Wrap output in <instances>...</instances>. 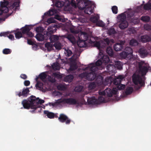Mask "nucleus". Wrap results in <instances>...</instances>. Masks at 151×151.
Instances as JSON below:
<instances>
[{"instance_id": "obj_1", "label": "nucleus", "mask_w": 151, "mask_h": 151, "mask_svg": "<svg viewBox=\"0 0 151 151\" xmlns=\"http://www.w3.org/2000/svg\"><path fill=\"white\" fill-rule=\"evenodd\" d=\"M44 101L39 98H36L34 96H31L28 98V100L24 99L22 102L24 108L29 109L30 108L33 109L34 110L31 111H33L38 108H39V104H41L44 103Z\"/></svg>"}, {"instance_id": "obj_2", "label": "nucleus", "mask_w": 151, "mask_h": 151, "mask_svg": "<svg viewBox=\"0 0 151 151\" xmlns=\"http://www.w3.org/2000/svg\"><path fill=\"white\" fill-rule=\"evenodd\" d=\"M78 8L81 10H84V12L87 14H90L93 11L95 4L93 2L88 0L80 1L78 3Z\"/></svg>"}, {"instance_id": "obj_3", "label": "nucleus", "mask_w": 151, "mask_h": 151, "mask_svg": "<svg viewBox=\"0 0 151 151\" xmlns=\"http://www.w3.org/2000/svg\"><path fill=\"white\" fill-rule=\"evenodd\" d=\"M83 70L84 71L89 70V72H87V79L88 80L92 81L96 78L97 74L96 71L98 70V68L94 63L90 64L87 67L83 68Z\"/></svg>"}, {"instance_id": "obj_4", "label": "nucleus", "mask_w": 151, "mask_h": 151, "mask_svg": "<svg viewBox=\"0 0 151 151\" xmlns=\"http://www.w3.org/2000/svg\"><path fill=\"white\" fill-rule=\"evenodd\" d=\"M88 38V36L87 33L83 32L81 34V36L78 37V40L77 41V44L78 46L80 47H83L87 46L86 41Z\"/></svg>"}, {"instance_id": "obj_5", "label": "nucleus", "mask_w": 151, "mask_h": 151, "mask_svg": "<svg viewBox=\"0 0 151 151\" xmlns=\"http://www.w3.org/2000/svg\"><path fill=\"white\" fill-rule=\"evenodd\" d=\"M126 15L124 13H122L119 16V27L121 29H124L128 26V23L126 20Z\"/></svg>"}, {"instance_id": "obj_6", "label": "nucleus", "mask_w": 151, "mask_h": 151, "mask_svg": "<svg viewBox=\"0 0 151 151\" xmlns=\"http://www.w3.org/2000/svg\"><path fill=\"white\" fill-rule=\"evenodd\" d=\"M132 79L135 85L139 84L141 87L145 86L144 80L138 73H134L132 76Z\"/></svg>"}, {"instance_id": "obj_7", "label": "nucleus", "mask_w": 151, "mask_h": 151, "mask_svg": "<svg viewBox=\"0 0 151 151\" xmlns=\"http://www.w3.org/2000/svg\"><path fill=\"white\" fill-rule=\"evenodd\" d=\"M123 76L119 75L116 78L114 79L113 81V84L117 86V87L118 90L123 89L125 88V85L121 84V81L124 78Z\"/></svg>"}, {"instance_id": "obj_8", "label": "nucleus", "mask_w": 151, "mask_h": 151, "mask_svg": "<svg viewBox=\"0 0 151 151\" xmlns=\"http://www.w3.org/2000/svg\"><path fill=\"white\" fill-rule=\"evenodd\" d=\"M62 102L69 105H73L77 104V106H81L83 105L82 102H79L78 101H76V99L70 98L63 99L62 100Z\"/></svg>"}, {"instance_id": "obj_9", "label": "nucleus", "mask_w": 151, "mask_h": 151, "mask_svg": "<svg viewBox=\"0 0 151 151\" xmlns=\"http://www.w3.org/2000/svg\"><path fill=\"white\" fill-rule=\"evenodd\" d=\"M110 42L109 39L108 38H106L104 39V40L101 41L100 42H96L94 44V45L98 49H99L101 47L104 48L109 45Z\"/></svg>"}, {"instance_id": "obj_10", "label": "nucleus", "mask_w": 151, "mask_h": 151, "mask_svg": "<svg viewBox=\"0 0 151 151\" xmlns=\"http://www.w3.org/2000/svg\"><path fill=\"white\" fill-rule=\"evenodd\" d=\"M110 60L109 58L108 55H103L102 58L98 60L95 64L97 66H100L103 63H108Z\"/></svg>"}, {"instance_id": "obj_11", "label": "nucleus", "mask_w": 151, "mask_h": 151, "mask_svg": "<svg viewBox=\"0 0 151 151\" xmlns=\"http://www.w3.org/2000/svg\"><path fill=\"white\" fill-rule=\"evenodd\" d=\"M58 120L61 123H65L66 124H69L71 122V120L66 115L63 114H60Z\"/></svg>"}, {"instance_id": "obj_12", "label": "nucleus", "mask_w": 151, "mask_h": 151, "mask_svg": "<svg viewBox=\"0 0 151 151\" xmlns=\"http://www.w3.org/2000/svg\"><path fill=\"white\" fill-rule=\"evenodd\" d=\"M125 43L124 41H120L119 42L116 43L114 46V50L116 51H119L123 48L124 45Z\"/></svg>"}, {"instance_id": "obj_13", "label": "nucleus", "mask_w": 151, "mask_h": 151, "mask_svg": "<svg viewBox=\"0 0 151 151\" xmlns=\"http://www.w3.org/2000/svg\"><path fill=\"white\" fill-rule=\"evenodd\" d=\"M49 30L47 32L46 34H44L46 40L49 39L50 36H51L52 34L55 32L57 30L56 28L54 27H49L48 28Z\"/></svg>"}, {"instance_id": "obj_14", "label": "nucleus", "mask_w": 151, "mask_h": 151, "mask_svg": "<svg viewBox=\"0 0 151 151\" xmlns=\"http://www.w3.org/2000/svg\"><path fill=\"white\" fill-rule=\"evenodd\" d=\"M134 15L133 12H129L127 13V18L129 20H130L131 22L136 24L137 23L138 20L136 19H134Z\"/></svg>"}, {"instance_id": "obj_15", "label": "nucleus", "mask_w": 151, "mask_h": 151, "mask_svg": "<svg viewBox=\"0 0 151 151\" xmlns=\"http://www.w3.org/2000/svg\"><path fill=\"white\" fill-rule=\"evenodd\" d=\"M29 92V88H24L22 92H19L18 94H17L19 97L23 96V97H27Z\"/></svg>"}, {"instance_id": "obj_16", "label": "nucleus", "mask_w": 151, "mask_h": 151, "mask_svg": "<svg viewBox=\"0 0 151 151\" xmlns=\"http://www.w3.org/2000/svg\"><path fill=\"white\" fill-rule=\"evenodd\" d=\"M139 67L142 76H143L146 75L148 70L146 66H142V64L140 63L139 64Z\"/></svg>"}, {"instance_id": "obj_17", "label": "nucleus", "mask_w": 151, "mask_h": 151, "mask_svg": "<svg viewBox=\"0 0 151 151\" xmlns=\"http://www.w3.org/2000/svg\"><path fill=\"white\" fill-rule=\"evenodd\" d=\"M140 57L142 58H144L146 57L148 54V52L147 50L144 48H141L138 51Z\"/></svg>"}, {"instance_id": "obj_18", "label": "nucleus", "mask_w": 151, "mask_h": 151, "mask_svg": "<svg viewBox=\"0 0 151 151\" xmlns=\"http://www.w3.org/2000/svg\"><path fill=\"white\" fill-rule=\"evenodd\" d=\"M98 101L95 97H91L87 99V102L89 104H99Z\"/></svg>"}, {"instance_id": "obj_19", "label": "nucleus", "mask_w": 151, "mask_h": 151, "mask_svg": "<svg viewBox=\"0 0 151 151\" xmlns=\"http://www.w3.org/2000/svg\"><path fill=\"white\" fill-rule=\"evenodd\" d=\"M8 4L9 2L7 1H4L0 2V5L1 7H2L3 9H4L5 13H6L8 11V8L6 7Z\"/></svg>"}, {"instance_id": "obj_20", "label": "nucleus", "mask_w": 151, "mask_h": 151, "mask_svg": "<svg viewBox=\"0 0 151 151\" xmlns=\"http://www.w3.org/2000/svg\"><path fill=\"white\" fill-rule=\"evenodd\" d=\"M151 40L150 37L147 35H145L141 36V41L143 42H149Z\"/></svg>"}, {"instance_id": "obj_21", "label": "nucleus", "mask_w": 151, "mask_h": 151, "mask_svg": "<svg viewBox=\"0 0 151 151\" xmlns=\"http://www.w3.org/2000/svg\"><path fill=\"white\" fill-rule=\"evenodd\" d=\"M44 114L50 119H53L55 117V114L53 112L49 111L47 110H45Z\"/></svg>"}, {"instance_id": "obj_22", "label": "nucleus", "mask_w": 151, "mask_h": 151, "mask_svg": "<svg viewBox=\"0 0 151 151\" xmlns=\"http://www.w3.org/2000/svg\"><path fill=\"white\" fill-rule=\"evenodd\" d=\"M106 69L109 72H114L116 70L115 66L113 64H109L106 67Z\"/></svg>"}, {"instance_id": "obj_23", "label": "nucleus", "mask_w": 151, "mask_h": 151, "mask_svg": "<svg viewBox=\"0 0 151 151\" xmlns=\"http://www.w3.org/2000/svg\"><path fill=\"white\" fill-rule=\"evenodd\" d=\"M67 38L73 45H75L77 43L76 39L73 35H69Z\"/></svg>"}, {"instance_id": "obj_24", "label": "nucleus", "mask_w": 151, "mask_h": 151, "mask_svg": "<svg viewBox=\"0 0 151 151\" xmlns=\"http://www.w3.org/2000/svg\"><path fill=\"white\" fill-rule=\"evenodd\" d=\"M57 12V11L56 9H53L50 10L47 12L45 13L44 15L45 16L48 15V16H52L56 14Z\"/></svg>"}, {"instance_id": "obj_25", "label": "nucleus", "mask_w": 151, "mask_h": 151, "mask_svg": "<svg viewBox=\"0 0 151 151\" xmlns=\"http://www.w3.org/2000/svg\"><path fill=\"white\" fill-rule=\"evenodd\" d=\"M31 29L30 27V25H26L24 27H23L21 30L22 31V33L23 34H26Z\"/></svg>"}, {"instance_id": "obj_26", "label": "nucleus", "mask_w": 151, "mask_h": 151, "mask_svg": "<svg viewBox=\"0 0 151 151\" xmlns=\"http://www.w3.org/2000/svg\"><path fill=\"white\" fill-rule=\"evenodd\" d=\"M36 39L39 41H42L44 40H46L44 35L41 34H37L35 37Z\"/></svg>"}, {"instance_id": "obj_27", "label": "nucleus", "mask_w": 151, "mask_h": 151, "mask_svg": "<svg viewBox=\"0 0 151 151\" xmlns=\"http://www.w3.org/2000/svg\"><path fill=\"white\" fill-rule=\"evenodd\" d=\"M74 78L72 75H69L66 76L64 78V81L65 82H71Z\"/></svg>"}, {"instance_id": "obj_28", "label": "nucleus", "mask_w": 151, "mask_h": 151, "mask_svg": "<svg viewBox=\"0 0 151 151\" xmlns=\"http://www.w3.org/2000/svg\"><path fill=\"white\" fill-rule=\"evenodd\" d=\"M49 39L51 42H57L59 39V37L57 35H52L50 36Z\"/></svg>"}, {"instance_id": "obj_29", "label": "nucleus", "mask_w": 151, "mask_h": 151, "mask_svg": "<svg viewBox=\"0 0 151 151\" xmlns=\"http://www.w3.org/2000/svg\"><path fill=\"white\" fill-rule=\"evenodd\" d=\"M45 45L47 50L49 51L51 50L54 47V45L51 42H47L45 44Z\"/></svg>"}, {"instance_id": "obj_30", "label": "nucleus", "mask_w": 151, "mask_h": 151, "mask_svg": "<svg viewBox=\"0 0 151 151\" xmlns=\"http://www.w3.org/2000/svg\"><path fill=\"white\" fill-rule=\"evenodd\" d=\"M107 53L111 56H112L114 55V52H113L112 49L111 47L109 46L106 49Z\"/></svg>"}, {"instance_id": "obj_31", "label": "nucleus", "mask_w": 151, "mask_h": 151, "mask_svg": "<svg viewBox=\"0 0 151 151\" xmlns=\"http://www.w3.org/2000/svg\"><path fill=\"white\" fill-rule=\"evenodd\" d=\"M138 41L134 39L131 40L129 42V45L132 46H134L138 45Z\"/></svg>"}, {"instance_id": "obj_32", "label": "nucleus", "mask_w": 151, "mask_h": 151, "mask_svg": "<svg viewBox=\"0 0 151 151\" xmlns=\"http://www.w3.org/2000/svg\"><path fill=\"white\" fill-rule=\"evenodd\" d=\"M151 8V3L149 1L147 3L144 5V9L146 10H149Z\"/></svg>"}, {"instance_id": "obj_33", "label": "nucleus", "mask_w": 151, "mask_h": 151, "mask_svg": "<svg viewBox=\"0 0 151 151\" xmlns=\"http://www.w3.org/2000/svg\"><path fill=\"white\" fill-rule=\"evenodd\" d=\"M99 17L96 16H94L91 17L90 19L91 21L93 23H96L97 22Z\"/></svg>"}, {"instance_id": "obj_34", "label": "nucleus", "mask_w": 151, "mask_h": 151, "mask_svg": "<svg viewBox=\"0 0 151 151\" xmlns=\"http://www.w3.org/2000/svg\"><path fill=\"white\" fill-rule=\"evenodd\" d=\"M133 90V88L132 87H129L126 89L125 93L127 95H129L132 92Z\"/></svg>"}, {"instance_id": "obj_35", "label": "nucleus", "mask_w": 151, "mask_h": 151, "mask_svg": "<svg viewBox=\"0 0 151 151\" xmlns=\"http://www.w3.org/2000/svg\"><path fill=\"white\" fill-rule=\"evenodd\" d=\"M64 4V2L63 1H57L55 2V6L57 7H61L63 6Z\"/></svg>"}, {"instance_id": "obj_36", "label": "nucleus", "mask_w": 151, "mask_h": 151, "mask_svg": "<svg viewBox=\"0 0 151 151\" xmlns=\"http://www.w3.org/2000/svg\"><path fill=\"white\" fill-rule=\"evenodd\" d=\"M142 21L145 22H148L150 19L149 17L147 16H142L141 18Z\"/></svg>"}, {"instance_id": "obj_37", "label": "nucleus", "mask_w": 151, "mask_h": 151, "mask_svg": "<svg viewBox=\"0 0 151 151\" xmlns=\"http://www.w3.org/2000/svg\"><path fill=\"white\" fill-rule=\"evenodd\" d=\"M54 46L57 50H60L61 49V43L58 42H56L54 44Z\"/></svg>"}, {"instance_id": "obj_38", "label": "nucleus", "mask_w": 151, "mask_h": 151, "mask_svg": "<svg viewBox=\"0 0 151 151\" xmlns=\"http://www.w3.org/2000/svg\"><path fill=\"white\" fill-rule=\"evenodd\" d=\"M106 93L107 96L109 97H111L113 95L112 92V91L110 88H107L106 89Z\"/></svg>"}, {"instance_id": "obj_39", "label": "nucleus", "mask_w": 151, "mask_h": 151, "mask_svg": "<svg viewBox=\"0 0 151 151\" xmlns=\"http://www.w3.org/2000/svg\"><path fill=\"white\" fill-rule=\"evenodd\" d=\"M57 88L58 90L60 91H64L66 88V87L64 85L62 84H60L58 85Z\"/></svg>"}, {"instance_id": "obj_40", "label": "nucleus", "mask_w": 151, "mask_h": 151, "mask_svg": "<svg viewBox=\"0 0 151 151\" xmlns=\"http://www.w3.org/2000/svg\"><path fill=\"white\" fill-rule=\"evenodd\" d=\"M47 76L46 74L44 72L41 73L39 75V78L42 80L45 79Z\"/></svg>"}, {"instance_id": "obj_41", "label": "nucleus", "mask_w": 151, "mask_h": 151, "mask_svg": "<svg viewBox=\"0 0 151 151\" xmlns=\"http://www.w3.org/2000/svg\"><path fill=\"white\" fill-rule=\"evenodd\" d=\"M43 84L40 81H37V83L35 85L36 88H39L40 89L43 88Z\"/></svg>"}, {"instance_id": "obj_42", "label": "nucleus", "mask_w": 151, "mask_h": 151, "mask_svg": "<svg viewBox=\"0 0 151 151\" xmlns=\"http://www.w3.org/2000/svg\"><path fill=\"white\" fill-rule=\"evenodd\" d=\"M65 55L67 57H69L72 54V52L71 50L69 49L67 50L65 49Z\"/></svg>"}, {"instance_id": "obj_43", "label": "nucleus", "mask_w": 151, "mask_h": 151, "mask_svg": "<svg viewBox=\"0 0 151 151\" xmlns=\"http://www.w3.org/2000/svg\"><path fill=\"white\" fill-rule=\"evenodd\" d=\"M47 76V79L49 81L52 83H55V78H53V76H52V75L51 76L48 75Z\"/></svg>"}, {"instance_id": "obj_44", "label": "nucleus", "mask_w": 151, "mask_h": 151, "mask_svg": "<svg viewBox=\"0 0 151 151\" xmlns=\"http://www.w3.org/2000/svg\"><path fill=\"white\" fill-rule=\"evenodd\" d=\"M125 50L129 55L132 54L133 53V50L129 47H127L125 48Z\"/></svg>"}, {"instance_id": "obj_45", "label": "nucleus", "mask_w": 151, "mask_h": 151, "mask_svg": "<svg viewBox=\"0 0 151 151\" xmlns=\"http://www.w3.org/2000/svg\"><path fill=\"white\" fill-rule=\"evenodd\" d=\"M116 68L117 69L121 70L122 69V63L119 61H117L116 63Z\"/></svg>"}, {"instance_id": "obj_46", "label": "nucleus", "mask_w": 151, "mask_h": 151, "mask_svg": "<svg viewBox=\"0 0 151 151\" xmlns=\"http://www.w3.org/2000/svg\"><path fill=\"white\" fill-rule=\"evenodd\" d=\"M15 37L17 39H19L22 37V33L20 32H17L15 33Z\"/></svg>"}, {"instance_id": "obj_47", "label": "nucleus", "mask_w": 151, "mask_h": 151, "mask_svg": "<svg viewBox=\"0 0 151 151\" xmlns=\"http://www.w3.org/2000/svg\"><path fill=\"white\" fill-rule=\"evenodd\" d=\"M19 3L18 1L14 2L12 4V6L14 7H15V9H18V8L19 6Z\"/></svg>"}, {"instance_id": "obj_48", "label": "nucleus", "mask_w": 151, "mask_h": 151, "mask_svg": "<svg viewBox=\"0 0 151 151\" xmlns=\"http://www.w3.org/2000/svg\"><path fill=\"white\" fill-rule=\"evenodd\" d=\"M111 10L114 14H116L117 13L118 10L117 7L116 6H113L111 8Z\"/></svg>"}, {"instance_id": "obj_49", "label": "nucleus", "mask_w": 151, "mask_h": 151, "mask_svg": "<svg viewBox=\"0 0 151 151\" xmlns=\"http://www.w3.org/2000/svg\"><path fill=\"white\" fill-rule=\"evenodd\" d=\"M11 52V50L8 48H5L3 50V53L4 54H10Z\"/></svg>"}, {"instance_id": "obj_50", "label": "nucleus", "mask_w": 151, "mask_h": 151, "mask_svg": "<svg viewBox=\"0 0 151 151\" xmlns=\"http://www.w3.org/2000/svg\"><path fill=\"white\" fill-rule=\"evenodd\" d=\"M129 55L126 52H122L120 53V56L124 58H126L128 55Z\"/></svg>"}, {"instance_id": "obj_51", "label": "nucleus", "mask_w": 151, "mask_h": 151, "mask_svg": "<svg viewBox=\"0 0 151 151\" xmlns=\"http://www.w3.org/2000/svg\"><path fill=\"white\" fill-rule=\"evenodd\" d=\"M55 18L60 22H63L64 21V19L61 17V16L58 14L55 15Z\"/></svg>"}, {"instance_id": "obj_52", "label": "nucleus", "mask_w": 151, "mask_h": 151, "mask_svg": "<svg viewBox=\"0 0 151 151\" xmlns=\"http://www.w3.org/2000/svg\"><path fill=\"white\" fill-rule=\"evenodd\" d=\"M87 72H85L80 74L79 75V77L81 78H84L87 79Z\"/></svg>"}, {"instance_id": "obj_53", "label": "nucleus", "mask_w": 151, "mask_h": 151, "mask_svg": "<svg viewBox=\"0 0 151 151\" xmlns=\"http://www.w3.org/2000/svg\"><path fill=\"white\" fill-rule=\"evenodd\" d=\"M144 28L146 30L149 31L151 30V26L148 24H145L144 26Z\"/></svg>"}, {"instance_id": "obj_54", "label": "nucleus", "mask_w": 151, "mask_h": 151, "mask_svg": "<svg viewBox=\"0 0 151 151\" xmlns=\"http://www.w3.org/2000/svg\"><path fill=\"white\" fill-rule=\"evenodd\" d=\"M52 76L54 77L55 78H57L58 79H60L62 77V76L61 75L56 73H53L52 74Z\"/></svg>"}, {"instance_id": "obj_55", "label": "nucleus", "mask_w": 151, "mask_h": 151, "mask_svg": "<svg viewBox=\"0 0 151 151\" xmlns=\"http://www.w3.org/2000/svg\"><path fill=\"white\" fill-rule=\"evenodd\" d=\"M96 87V84L94 82L91 83L88 86V88L91 89H94Z\"/></svg>"}, {"instance_id": "obj_56", "label": "nucleus", "mask_w": 151, "mask_h": 151, "mask_svg": "<svg viewBox=\"0 0 151 151\" xmlns=\"http://www.w3.org/2000/svg\"><path fill=\"white\" fill-rule=\"evenodd\" d=\"M83 88V86H79L75 88V91L76 92H80L81 91Z\"/></svg>"}, {"instance_id": "obj_57", "label": "nucleus", "mask_w": 151, "mask_h": 151, "mask_svg": "<svg viewBox=\"0 0 151 151\" xmlns=\"http://www.w3.org/2000/svg\"><path fill=\"white\" fill-rule=\"evenodd\" d=\"M55 20L52 18L48 19L47 20V22L49 24L55 23Z\"/></svg>"}, {"instance_id": "obj_58", "label": "nucleus", "mask_w": 151, "mask_h": 151, "mask_svg": "<svg viewBox=\"0 0 151 151\" xmlns=\"http://www.w3.org/2000/svg\"><path fill=\"white\" fill-rule=\"evenodd\" d=\"M115 32V31L114 28L110 29L108 31V33L110 35L114 34Z\"/></svg>"}, {"instance_id": "obj_59", "label": "nucleus", "mask_w": 151, "mask_h": 151, "mask_svg": "<svg viewBox=\"0 0 151 151\" xmlns=\"http://www.w3.org/2000/svg\"><path fill=\"white\" fill-rule=\"evenodd\" d=\"M77 68L76 67V64H73L71 65L70 66V69L71 70H74Z\"/></svg>"}, {"instance_id": "obj_60", "label": "nucleus", "mask_w": 151, "mask_h": 151, "mask_svg": "<svg viewBox=\"0 0 151 151\" xmlns=\"http://www.w3.org/2000/svg\"><path fill=\"white\" fill-rule=\"evenodd\" d=\"M112 91V95H116V94L118 92V91L117 89L115 88H113Z\"/></svg>"}, {"instance_id": "obj_61", "label": "nucleus", "mask_w": 151, "mask_h": 151, "mask_svg": "<svg viewBox=\"0 0 151 151\" xmlns=\"http://www.w3.org/2000/svg\"><path fill=\"white\" fill-rule=\"evenodd\" d=\"M29 37H32L34 36V34L31 32L29 31L26 34Z\"/></svg>"}, {"instance_id": "obj_62", "label": "nucleus", "mask_w": 151, "mask_h": 151, "mask_svg": "<svg viewBox=\"0 0 151 151\" xmlns=\"http://www.w3.org/2000/svg\"><path fill=\"white\" fill-rule=\"evenodd\" d=\"M9 34V33L8 32H1L0 34V36H4L5 37H8V35Z\"/></svg>"}, {"instance_id": "obj_63", "label": "nucleus", "mask_w": 151, "mask_h": 151, "mask_svg": "<svg viewBox=\"0 0 151 151\" xmlns=\"http://www.w3.org/2000/svg\"><path fill=\"white\" fill-rule=\"evenodd\" d=\"M42 28L41 27H38L36 28L35 30L37 33H39L42 31Z\"/></svg>"}, {"instance_id": "obj_64", "label": "nucleus", "mask_w": 151, "mask_h": 151, "mask_svg": "<svg viewBox=\"0 0 151 151\" xmlns=\"http://www.w3.org/2000/svg\"><path fill=\"white\" fill-rule=\"evenodd\" d=\"M52 67L55 70H58V67L57 63H54Z\"/></svg>"}]
</instances>
